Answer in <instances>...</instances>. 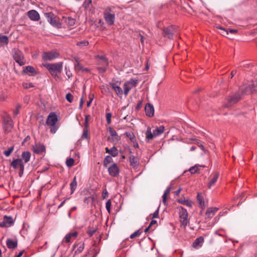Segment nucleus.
Instances as JSON below:
<instances>
[{
    "label": "nucleus",
    "instance_id": "nucleus-35",
    "mask_svg": "<svg viewBox=\"0 0 257 257\" xmlns=\"http://www.w3.org/2000/svg\"><path fill=\"white\" fill-rule=\"evenodd\" d=\"M201 166L199 165H195L194 166L191 167L189 171L192 174H195L199 171V168Z\"/></svg>",
    "mask_w": 257,
    "mask_h": 257
},
{
    "label": "nucleus",
    "instance_id": "nucleus-42",
    "mask_svg": "<svg viewBox=\"0 0 257 257\" xmlns=\"http://www.w3.org/2000/svg\"><path fill=\"white\" fill-rule=\"evenodd\" d=\"M217 29L220 30V31H219V33L223 36H226L229 33L228 31L226 30L225 29H223L221 27H217Z\"/></svg>",
    "mask_w": 257,
    "mask_h": 257
},
{
    "label": "nucleus",
    "instance_id": "nucleus-31",
    "mask_svg": "<svg viewBox=\"0 0 257 257\" xmlns=\"http://www.w3.org/2000/svg\"><path fill=\"white\" fill-rule=\"evenodd\" d=\"M197 200L198 203H199L200 207H201L202 209H204L205 207L204 198L200 193H198L197 196Z\"/></svg>",
    "mask_w": 257,
    "mask_h": 257
},
{
    "label": "nucleus",
    "instance_id": "nucleus-50",
    "mask_svg": "<svg viewBox=\"0 0 257 257\" xmlns=\"http://www.w3.org/2000/svg\"><path fill=\"white\" fill-rule=\"evenodd\" d=\"M82 138L86 139H88V130L86 127L83 129Z\"/></svg>",
    "mask_w": 257,
    "mask_h": 257
},
{
    "label": "nucleus",
    "instance_id": "nucleus-27",
    "mask_svg": "<svg viewBox=\"0 0 257 257\" xmlns=\"http://www.w3.org/2000/svg\"><path fill=\"white\" fill-rule=\"evenodd\" d=\"M130 163L131 166L134 168L137 167L139 164L138 158L134 156H131L130 157Z\"/></svg>",
    "mask_w": 257,
    "mask_h": 257
},
{
    "label": "nucleus",
    "instance_id": "nucleus-51",
    "mask_svg": "<svg viewBox=\"0 0 257 257\" xmlns=\"http://www.w3.org/2000/svg\"><path fill=\"white\" fill-rule=\"evenodd\" d=\"M105 207L107 211L109 213L110 211V207H111V201L110 200H108L105 204Z\"/></svg>",
    "mask_w": 257,
    "mask_h": 257
},
{
    "label": "nucleus",
    "instance_id": "nucleus-18",
    "mask_svg": "<svg viewBox=\"0 0 257 257\" xmlns=\"http://www.w3.org/2000/svg\"><path fill=\"white\" fill-rule=\"evenodd\" d=\"M28 17L33 21H38L40 17L39 14L36 10H30L28 12Z\"/></svg>",
    "mask_w": 257,
    "mask_h": 257
},
{
    "label": "nucleus",
    "instance_id": "nucleus-59",
    "mask_svg": "<svg viewBox=\"0 0 257 257\" xmlns=\"http://www.w3.org/2000/svg\"><path fill=\"white\" fill-rule=\"evenodd\" d=\"M20 106H18L16 109V110H15L14 111V114L16 115H17L18 113H19V108H20Z\"/></svg>",
    "mask_w": 257,
    "mask_h": 257
},
{
    "label": "nucleus",
    "instance_id": "nucleus-20",
    "mask_svg": "<svg viewBox=\"0 0 257 257\" xmlns=\"http://www.w3.org/2000/svg\"><path fill=\"white\" fill-rule=\"evenodd\" d=\"M78 235V233L77 231H74L72 232H69V233L67 234L64 239L63 241H65L67 243H69L71 241V240L72 239H75L77 237Z\"/></svg>",
    "mask_w": 257,
    "mask_h": 257
},
{
    "label": "nucleus",
    "instance_id": "nucleus-47",
    "mask_svg": "<svg viewBox=\"0 0 257 257\" xmlns=\"http://www.w3.org/2000/svg\"><path fill=\"white\" fill-rule=\"evenodd\" d=\"M66 99L68 102H72L73 99V96L70 93H68L66 95Z\"/></svg>",
    "mask_w": 257,
    "mask_h": 257
},
{
    "label": "nucleus",
    "instance_id": "nucleus-52",
    "mask_svg": "<svg viewBox=\"0 0 257 257\" xmlns=\"http://www.w3.org/2000/svg\"><path fill=\"white\" fill-rule=\"evenodd\" d=\"M96 231V229H89L87 230V233L89 236H92Z\"/></svg>",
    "mask_w": 257,
    "mask_h": 257
},
{
    "label": "nucleus",
    "instance_id": "nucleus-43",
    "mask_svg": "<svg viewBox=\"0 0 257 257\" xmlns=\"http://www.w3.org/2000/svg\"><path fill=\"white\" fill-rule=\"evenodd\" d=\"M124 135L129 138V139L133 142H134V140L135 139V135L132 133L126 132Z\"/></svg>",
    "mask_w": 257,
    "mask_h": 257
},
{
    "label": "nucleus",
    "instance_id": "nucleus-41",
    "mask_svg": "<svg viewBox=\"0 0 257 257\" xmlns=\"http://www.w3.org/2000/svg\"><path fill=\"white\" fill-rule=\"evenodd\" d=\"M97 58L101 59L103 62L104 63V64L106 66H108V62L107 59L106 58L105 56L103 55H97L96 56Z\"/></svg>",
    "mask_w": 257,
    "mask_h": 257
},
{
    "label": "nucleus",
    "instance_id": "nucleus-3",
    "mask_svg": "<svg viewBox=\"0 0 257 257\" xmlns=\"http://www.w3.org/2000/svg\"><path fill=\"white\" fill-rule=\"evenodd\" d=\"M165 127L163 125L156 127L152 132L151 128L149 126L146 132V138L148 141L153 140L154 138L161 135L164 132Z\"/></svg>",
    "mask_w": 257,
    "mask_h": 257
},
{
    "label": "nucleus",
    "instance_id": "nucleus-34",
    "mask_svg": "<svg viewBox=\"0 0 257 257\" xmlns=\"http://www.w3.org/2000/svg\"><path fill=\"white\" fill-rule=\"evenodd\" d=\"M9 43V38L7 36L0 35V44L7 45Z\"/></svg>",
    "mask_w": 257,
    "mask_h": 257
},
{
    "label": "nucleus",
    "instance_id": "nucleus-11",
    "mask_svg": "<svg viewBox=\"0 0 257 257\" xmlns=\"http://www.w3.org/2000/svg\"><path fill=\"white\" fill-rule=\"evenodd\" d=\"M33 152L38 155H42L46 152L45 146L41 143H38L33 145L32 147Z\"/></svg>",
    "mask_w": 257,
    "mask_h": 257
},
{
    "label": "nucleus",
    "instance_id": "nucleus-10",
    "mask_svg": "<svg viewBox=\"0 0 257 257\" xmlns=\"http://www.w3.org/2000/svg\"><path fill=\"white\" fill-rule=\"evenodd\" d=\"M120 81H112L109 82V84L113 89V90L115 92L116 94L119 97H121L123 94L124 93V91H123L122 88L120 87Z\"/></svg>",
    "mask_w": 257,
    "mask_h": 257
},
{
    "label": "nucleus",
    "instance_id": "nucleus-60",
    "mask_svg": "<svg viewBox=\"0 0 257 257\" xmlns=\"http://www.w3.org/2000/svg\"><path fill=\"white\" fill-rule=\"evenodd\" d=\"M107 194H108V193L106 189H105L103 191L102 196H103V198H105L106 197V196H107Z\"/></svg>",
    "mask_w": 257,
    "mask_h": 257
},
{
    "label": "nucleus",
    "instance_id": "nucleus-49",
    "mask_svg": "<svg viewBox=\"0 0 257 257\" xmlns=\"http://www.w3.org/2000/svg\"><path fill=\"white\" fill-rule=\"evenodd\" d=\"M23 87L26 89L34 87V85L31 83L24 82L23 83Z\"/></svg>",
    "mask_w": 257,
    "mask_h": 257
},
{
    "label": "nucleus",
    "instance_id": "nucleus-64",
    "mask_svg": "<svg viewBox=\"0 0 257 257\" xmlns=\"http://www.w3.org/2000/svg\"><path fill=\"white\" fill-rule=\"evenodd\" d=\"M185 201V199L183 200L182 199H178V200H177L178 202H179L182 204H183V205L184 204Z\"/></svg>",
    "mask_w": 257,
    "mask_h": 257
},
{
    "label": "nucleus",
    "instance_id": "nucleus-62",
    "mask_svg": "<svg viewBox=\"0 0 257 257\" xmlns=\"http://www.w3.org/2000/svg\"><path fill=\"white\" fill-rule=\"evenodd\" d=\"M83 104V98L81 97L80 99V102H79V108H82Z\"/></svg>",
    "mask_w": 257,
    "mask_h": 257
},
{
    "label": "nucleus",
    "instance_id": "nucleus-55",
    "mask_svg": "<svg viewBox=\"0 0 257 257\" xmlns=\"http://www.w3.org/2000/svg\"><path fill=\"white\" fill-rule=\"evenodd\" d=\"M184 205L191 207L192 206V202L191 201H189L187 200H185Z\"/></svg>",
    "mask_w": 257,
    "mask_h": 257
},
{
    "label": "nucleus",
    "instance_id": "nucleus-30",
    "mask_svg": "<svg viewBox=\"0 0 257 257\" xmlns=\"http://www.w3.org/2000/svg\"><path fill=\"white\" fill-rule=\"evenodd\" d=\"M171 190V187L170 186H169L167 188V189L165 190L164 194L163 195V203L164 205L167 206L168 205L167 201V195L170 193V191Z\"/></svg>",
    "mask_w": 257,
    "mask_h": 257
},
{
    "label": "nucleus",
    "instance_id": "nucleus-9",
    "mask_svg": "<svg viewBox=\"0 0 257 257\" xmlns=\"http://www.w3.org/2000/svg\"><path fill=\"white\" fill-rule=\"evenodd\" d=\"M59 56V52L57 50H54L44 52L42 55V58L44 61H52L58 58Z\"/></svg>",
    "mask_w": 257,
    "mask_h": 257
},
{
    "label": "nucleus",
    "instance_id": "nucleus-44",
    "mask_svg": "<svg viewBox=\"0 0 257 257\" xmlns=\"http://www.w3.org/2000/svg\"><path fill=\"white\" fill-rule=\"evenodd\" d=\"M74 162V159L71 158H70L67 159V160L66 161V164L68 167H71L73 166Z\"/></svg>",
    "mask_w": 257,
    "mask_h": 257
},
{
    "label": "nucleus",
    "instance_id": "nucleus-5",
    "mask_svg": "<svg viewBox=\"0 0 257 257\" xmlns=\"http://www.w3.org/2000/svg\"><path fill=\"white\" fill-rule=\"evenodd\" d=\"M179 219L181 225L185 227L188 223V214L186 209L183 207H178Z\"/></svg>",
    "mask_w": 257,
    "mask_h": 257
},
{
    "label": "nucleus",
    "instance_id": "nucleus-8",
    "mask_svg": "<svg viewBox=\"0 0 257 257\" xmlns=\"http://www.w3.org/2000/svg\"><path fill=\"white\" fill-rule=\"evenodd\" d=\"M241 95L239 91L237 93L232 94L228 96L227 102L224 104V107H229L238 102L241 98Z\"/></svg>",
    "mask_w": 257,
    "mask_h": 257
},
{
    "label": "nucleus",
    "instance_id": "nucleus-19",
    "mask_svg": "<svg viewBox=\"0 0 257 257\" xmlns=\"http://www.w3.org/2000/svg\"><path fill=\"white\" fill-rule=\"evenodd\" d=\"M218 209L219 208L217 207H210L208 208L205 213L206 218L210 219L212 218Z\"/></svg>",
    "mask_w": 257,
    "mask_h": 257
},
{
    "label": "nucleus",
    "instance_id": "nucleus-7",
    "mask_svg": "<svg viewBox=\"0 0 257 257\" xmlns=\"http://www.w3.org/2000/svg\"><path fill=\"white\" fill-rule=\"evenodd\" d=\"M138 83V80L137 79H131L128 81L125 82L123 85V91L124 94L125 96H126L130 91L134 88H135Z\"/></svg>",
    "mask_w": 257,
    "mask_h": 257
},
{
    "label": "nucleus",
    "instance_id": "nucleus-25",
    "mask_svg": "<svg viewBox=\"0 0 257 257\" xmlns=\"http://www.w3.org/2000/svg\"><path fill=\"white\" fill-rule=\"evenodd\" d=\"M204 242V238L201 236L196 238L192 244V246L194 248H197L202 246Z\"/></svg>",
    "mask_w": 257,
    "mask_h": 257
},
{
    "label": "nucleus",
    "instance_id": "nucleus-15",
    "mask_svg": "<svg viewBox=\"0 0 257 257\" xmlns=\"http://www.w3.org/2000/svg\"><path fill=\"white\" fill-rule=\"evenodd\" d=\"M109 174L112 177H116L119 175V170L117 165L113 163L108 168Z\"/></svg>",
    "mask_w": 257,
    "mask_h": 257
},
{
    "label": "nucleus",
    "instance_id": "nucleus-45",
    "mask_svg": "<svg viewBox=\"0 0 257 257\" xmlns=\"http://www.w3.org/2000/svg\"><path fill=\"white\" fill-rule=\"evenodd\" d=\"M141 234V232L140 231V230H138L137 231H136L135 232H134L133 233H132L131 235H130V238H134L136 237H138L139 236H140Z\"/></svg>",
    "mask_w": 257,
    "mask_h": 257
},
{
    "label": "nucleus",
    "instance_id": "nucleus-17",
    "mask_svg": "<svg viewBox=\"0 0 257 257\" xmlns=\"http://www.w3.org/2000/svg\"><path fill=\"white\" fill-rule=\"evenodd\" d=\"M108 130L109 134L111 136V142L114 144H116L120 140V137L118 135L117 133L115 130L110 127H109Z\"/></svg>",
    "mask_w": 257,
    "mask_h": 257
},
{
    "label": "nucleus",
    "instance_id": "nucleus-23",
    "mask_svg": "<svg viewBox=\"0 0 257 257\" xmlns=\"http://www.w3.org/2000/svg\"><path fill=\"white\" fill-rule=\"evenodd\" d=\"M219 174L218 172H216L210 178V180L208 184V188L210 189L213 186L215 185L216 181H217Z\"/></svg>",
    "mask_w": 257,
    "mask_h": 257
},
{
    "label": "nucleus",
    "instance_id": "nucleus-4",
    "mask_svg": "<svg viewBox=\"0 0 257 257\" xmlns=\"http://www.w3.org/2000/svg\"><path fill=\"white\" fill-rule=\"evenodd\" d=\"M3 125L5 132L9 133L13 128V121L10 115L6 112L3 113L2 115Z\"/></svg>",
    "mask_w": 257,
    "mask_h": 257
},
{
    "label": "nucleus",
    "instance_id": "nucleus-32",
    "mask_svg": "<svg viewBox=\"0 0 257 257\" xmlns=\"http://www.w3.org/2000/svg\"><path fill=\"white\" fill-rule=\"evenodd\" d=\"M76 246H78V248L75 251V254L80 253L83 250L84 247V243L81 242L78 244H75L73 245V248H75Z\"/></svg>",
    "mask_w": 257,
    "mask_h": 257
},
{
    "label": "nucleus",
    "instance_id": "nucleus-12",
    "mask_svg": "<svg viewBox=\"0 0 257 257\" xmlns=\"http://www.w3.org/2000/svg\"><path fill=\"white\" fill-rule=\"evenodd\" d=\"M253 91V86L252 84H246L241 86L239 88V92L241 96L243 95L250 94Z\"/></svg>",
    "mask_w": 257,
    "mask_h": 257
},
{
    "label": "nucleus",
    "instance_id": "nucleus-13",
    "mask_svg": "<svg viewBox=\"0 0 257 257\" xmlns=\"http://www.w3.org/2000/svg\"><path fill=\"white\" fill-rule=\"evenodd\" d=\"M14 224L13 218L11 216L5 215L3 220L0 221V227H9Z\"/></svg>",
    "mask_w": 257,
    "mask_h": 257
},
{
    "label": "nucleus",
    "instance_id": "nucleus-38",
    "mask_svg": "<svg viewBox=\"0 0 257 257\" xmlns=\"http://www.w3.org/2000/svg\"><path fill=\"white\" fill-rule=\"evenodd\" d=\"M109 154L112 157H115L118 155V150L115 147H113L110 149Z\"/></svg>",
    "mask_w": 257,
    "mask_h": 257
},
{
    "label": "nucleus",
    "instance_id": "nucleus-36",
    "mask_svg": "<svg viewBox=\"0 0 257 257\" xmlns=\"http://www.w3.org/2000/svg\"><path fill=\"white\" fill-rule=\"evenodd\" d=\"M66 23L69 26H73L75 24V20L71 17H68L65 20Z\"/></svg>",
    "mask_w": 257,
    "mask_h": 257
},
{
    "label": "nucleus",
    "instance_id": "nucleus-63",
    "mask_svg": "<svg viewBox=\"0 0 257 257\" xmlns=\"http://www.w3.org/2000/svg\"><path fill=\"white\" fill-rule=\"evenodd\" d=\"M228 32L232 34H236L237 32V30L234 29H230Z\"/></svg>",
    "mask_w": 257,
    "mask_h": 257
},
{
    "label": "nucleus",
    "instance_id": "nucleus-61",
    "mask_svg": "<svg viewBox=\"0 0 257 257\" xmlns=\"http://www.w3.org/2000/svg\"><path fill=\"white\" fill-rule=\"evenodd\" d=\"M181 190H182L181 188H179L177 191L174 192V195L176 196H178L179 194V193H180Z\"/></svg>",
    "mask_w": 257,
    "mask_h": 257
},
{
    "label": "nucleus",
    "instance_id": "nucleus-26",
    "mask_svg": "<svg viewBox=\"0 0 257 257\" xmlns=\"http://www.w3.org/2000/svg\"><path fill=\"white\" fill-rule=\"evenodd\" d=\"M6 244L7 247L10 249H14L17 246L18 242L16 240L8 238L7 240Z\"/></svg>",
    "mask_w": 257,
    "mask_h": 257
},
{
    "label": "nucleus",
    "instance_id": "nucleus-57",
    "mask_svg": "<svg viewBox=\"0 0 257 257\" xmlns=\"http://www.w3.org/2000/svg\"><path fill=\"white\" fill-rule=\"evenodd\" d=\"M114 9V7H107L105 12H107L108 13H110V12H113V10Z\"/></svg>",
    "mask_w": 257,
    "mask_h": 257
},
{
    "label": "nucleus",
    "instance_id": "nucleus-39",
    "mask_svg": "<svg viewBox=\"0 0 257 257\" xmlns=\"http://www.w3.org/2000/svg\"><path fill=\"white\" fill-rule=\"evenodd\" d=\"M113 161L112 158L109 156H106L103 161V165L105 167H107V165Z\"/></svg>",
    "mask_w": 257,
    "mask_h": 257
},
{
    "label": "nucleus",
    "instance_id": "nucleus-46",
    "mask_svg": "<svg viewBox=\"0 0 257 257\" xmlns=\"http://www.w3.org/2000/svg\"><path fill=\"white\" fill-rule=\"evenodd\" d=\"M13 150H14V147H13L9 148L8 150L5 151L4 152V154L6 157H9L10 156V155L11 154V153H12Z\"/></svg>",
    "mask_w": 257,
    "mask_h": 257
},
{
    "label": "nucleus",
    "instance_id": "nucleus-29",
    "mask_svg": "<svg viewBox=\"0 0 257 257\" xmlns=\"http://www.w3.org/2000/svg\"><path fill=\"white\" fill-rule=\"evenodd\" d=\"M31 157V154L28 151L23 152L22 154V160L25 163H27L30 161Z\"/></svg>",
    "mask_w": 257,
    "mask_h": 257
},
{
    "label": "nucleus",
    "instance_id": "nucleus-33",
    "mask_svg": "<svg viewBox=\"0 0 257 257\" xmlns=\"http://www.w3.org/2000/svg\"><path fill=\"white\" fill-rule=\"evenodd\" d=\"M70 189H71V194H72V193H73V192L75 190V189H76V188L77 187V181H76V177H74V178L73 179V181L70 183Z\"/></svg>",
    "mask_w": 257,
    "mask_h": 257
},
{
    "label": "nucleus",
    "instance_id": "nucleus-16",
    "mask_svg": "<svg viewBox=\"0 0 257 257\" xmlns=\"http://www.w3.org/2000/svg\"><path fill=\"white\" fill-rule=\"evenodd\" d=\"M104 18L106 23L108 25H112L113 24L115 20L114 14H111L107 12H104Z\"/></svg>",
    "mask_w": 257,
    "mask_h": 257
},
{
    "label": "nucleus",
    "instance_id": "nucleus-14",
    "mask_svg": "<svg viewBox=\"0 0 257 257\" xmlns=\"http://www.w3.org/2000/svg\"><path fill=\"white\" fill-rule=\"evenodd\" d=\"M11 166L14 169H17L18 167L20 168L21 172H24L25 166L24 162L21 159H16L12 161L11 163Z\"/></svg>",
    "mask_w": 257,
    "mask_h": 257
},
{
    "label": "nucleus",
    "instance_id": "nucleus-54",
    "mask_svg": "<svg viewBox=\"0 0 257 257\" xmlns=\"http://www.w3.org/2000/svg\"><path fill=\"white\" fill-rule=\"evenodd\" d=\"M191 140H195L197 142V144H198V146L200 148V149L202 150H204V146L201 144H200V142L199 140H195V139H191Z\"/></svg>",
    "mask_w": 257,
    "mask_h": 257
},
{
    "label": "nucleus",
    "instance_id": "nucleus-2",
    "mask_svg": "<svg viewBox=\"0 0 257 257\" xmlns=\"http://www.w3.org/2000/svg\"><path fill=\"white\" fill-rule=\"evenodd\" d=\"M57 121L58 116L56 114L55 112L50 113L46 120V124L50 126L52 134H55L58 128V126L56 125Z\"/></svg>",
    "mask_w": 257,
    "mask_h": 257
},
{
    "label": "nucleus",
    "instance_id": "nucleus-24",
    "mask_svg": "<svg viewBox=\"0 0 257 257\" xmlns=\"http://www.w3.org/2000/svg\"><path fill=\"white\" fill-rule=\"evenodd\" d=\"M23 73L25 74L31 73L32 75H35L37 74V72L35 68L32 66H26L23 69Z\"/></svg>",
    "mask_w": 257,
    "mask_h": 257
},
{
    "label": "nucleus",
    "instance_id": "nucleus-48",
    "mask_svg": "<svg viewBox=\"0 0 257 257\" xmlns=\"http://www.w3.org/2000/svg\"><path fill=\"white\" fill-rule=\"evenodd\" d=\"M111 116H112V114L110 112L107 113L106 114V121H107V124H110L111 122Z\"/></svg>",
    "mask_w": 257,
    "mask_h": 257
},
{
    "label": "nucleus",
    "instance_id": "nucleus-58",
    "mask_svg": "<svg viewBox=\"0 0 257 257\" xmlns=\"http://www.w3.org/2000/svg\"><path fill=\"white\" fill-rule=\"evenodd\" d=\"M89 117H90L89 115H87L85 116V123L86 127H87V125H88V119Z\"/></svg>",
    "mask_w": 257,
    "mask_h": 257
},
{
    "label": "nucleus",
    "instance_id": "nucleus-40",
    "mask_svg": "<svg viewBox=\"0 0 257 257\" xmlns=\"http://www.w3.org/2000/svg\"><path fill=\"white\" fill-rule=\"evenodd\" d=\"M89 44V42L86 40L78 42L76 44L77 46L80 48H82L84 46H86Z\"/></svg>",
    "mask_w": 257,
    "mask_h": 257
},
{
    "label": "nucleus",
    "instance_id": "nucleus-6",
    "mask_svg": "<svg viewBox=\"0 0 257 257\" xmlns=\"http://www.w3.org/2000/svg\"><path fill=\"white\" fill-rule=\"evenodd\" d=\"M13 58L15 61L20 66L24 65L26 64V60L23 53L17 49H14L13 50Z\"/></svg>",
    "mask_w": 257,
    "mask_h": 257
},
{
    "label": "nucleus",
    "instance_id": "nucleus-53",
    "mask_svg": "<svg viewBox=\"0 0 257 257\" xmlns=\"http://www.w3.org/2000/svg\"><path fill=\"white\" fill-rule=\"evenodd\" d=\"M91 2H92L91 0H87V1L86 0L84 2V3L83 4V6L84 8H87L89 6V4H90L91 3Z\"/></svg>",
    "mask_w": 257,
    "mask_h": 257
},
{
    "label": "nucleus",
    "instance_id": "nucleus-56",
    "mask_svg": "<svg viewBox=\"0 0 257 257\" xmlns=\"http://www.w3.org/2000/svg\"><path fill=\"white\" fill-rule=\"evenodd\" d=\"M159 217V208L153 213V218H158Z\"/></svg>",
    "mask_w": 257,
    "mask_h": 257
},
{
    "label": "nucleus",
    "instance_id": "nucleus-1",
    "mask_svg": "<svg viewBox=\"0 0 257 257\" xmlns=\"http://www.w3.org/2000/svg\"><path fill=\"white\" fill-rule=\"evenodd\" d=\"M55 79V80H58L60 77L59 74L61 73L63 69V62H59L54 63H46L43 64Z\"/></svg>",
    "mask_w": 257,
    "mask_h": 257
},
{
    "label": "nucleus",
    "instance_id": "nucleus-21",
    "mask_svg": "<svg viewBox=\"0 0 257 257\" xmlns=\"http://www.w3.org/2000/svg\"><path fill=\"white\" fill-rule=\"evenodd\" d=\"M163 31L165 37H167L169 39H172L173 38L174 29L172 26L164 28Z\"/></svg>",
    "mask_w": 257,
    "mask_h": 257
},
{
    "label": "nucleus",
    "instance_id": "nucleus-22",
    "mask_svg": "<svg viewBox=\"0 0 257 257\" xmlns=\"http://www.w3.org/2000/svg\"><path fill=\"white\" fill-rule=\"evenodd\" d=\"M145 109L146 114L147 116L149 117H152L154 115V109L152 105L149 103L146 104Z\"/></svg>",
    "mask_w": 257,
    "mask_h": 257
},
{
    "label": "nucleus",
    "instance_id": "nucleus-28",
    "mask_svg": "<svg viewBox=\"0 0 257 257\" xmlns=\"http://www.w3.org/2000/svg\"><path fill=\"white\" fill-rule=\"evenodd\" d=\"M76 64L75 65V68L76 70L81 71L82 72H89L90 70L87 68H84L79 63L77 59H76Z\"/></svg>",
    "mask_w": 257,
    "mask_h": 257
},
{
    "label": "nucleus",
    "instance_id": "nucleus-37",
    "mask_svg": "<svg viewBox=\"0 0 257 257\" xmlns=\"http://www.w3.org/2000/svg\"><path fill=\"white\" fill-rule=\"evenodd\" d=\"M45 15L46 18L48 19V22L52 25H54L55 23V20L54 18L52 17V15L51 13H45Z\"/></svg>",
    "mask_w": 257,
    "mask_h": 257
}]
</instances>
